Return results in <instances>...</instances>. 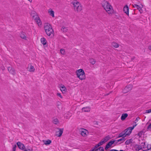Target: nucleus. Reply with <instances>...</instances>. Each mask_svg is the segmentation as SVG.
<instances>
[{
	"label": "nucleus",
	"instance_id": "f257e3e1",
	"mask_svg": "<svg viewBox=\"0 0 151 151\" xmlns=\"http://www.w3.org/2000/svg\"><path fill=\"white\" fill-rule=\"evenodd\" d=\"M101 4L104 9L108 14H111L114 13L113 8L108 2L106 1L103 0Z\"/></svg>",
	"mask_w": 151,
	"mask_h": 151
},
{
	"label": "nucleus",
	"instance_id": "f03ea898",
	"mask_svg": "<svg viewBox=\"0 0 151 151\" xmlns=\"http://www.w3.org/2000/svg\"><path fill=\"white\" fill-rule=\"evenodd\" d=\"M136 125L137 124H136L134 125L132 127H130L126 129L124 132H123L119 134V137H125L127 136H129L131 133L132 130Z\"/></svg>",
	"mask_w": 151,
	"mask_h": 151
},
{
	"label": "nucleus",
	"instance_id": "7ed1b4c3",
	"mask_svg": "<svg viewBox=\"0 0 151 151\" xmlns=\"http://www.w3.org/2000/svg\"><path fill=\"white\" fill-rule=\"evenodd\" d=\"M77 77L81 80H83L86 79V76L84 70L82 69L77 70L76 72Z\"/></svg>",
	"mask_w": 151,
	"mask_h": 151
},
{
	"label": "nucleus",
	"instance_id": "20e7f679",
	"mask_svg": "<svg viewBox=\"0 0 151 151\" xmlns=\"http://www.w3.org/2000/svg\"><path fill=\"white\" fill-rule=\"evenodd\" d=\"M44 28L46 34L49 36H50L53 33V30L52 28V26L49 23H47L45 24Z\"/></svg>",
	"mask_w": 151,
	"mask_h": 151
},
{
	"label": "nucleus",
	"instance_id": "39448f33",
	"mask_svg": "<svg viewBox=\"0 0 151 151\" xmlns=\"http://www.w3.org/2000/svg\"><path fill=\"white\" fill-rule=\"evenodd\" d=\"M73 8L75 11L77 12H79L82 10V7L81 4L78 2L73 3Z\"/></svg>",
	"mask_w": 151,
	"mask_h": 151
},
{
	"label": "nucleus",
	"instance_id": "423d86ee",
	"mask_svg": "<svg viewBox=\"0 0 151 151\" xmlns=\"http://www.w3.org/2000/svg\"><path fill=\"white\" fill-rule=\"evenodd\" d=\"M145 142H142L141 143L140 145H135L133 147V149L135 151H139L140 150H142L143 151V147H145Z\"/></svg>",
	"mask_w": 151,
	"mask_h": 151
},
{
	"label": "nucleus",
	"instance_id": "0eeeda50",
	"mask_svg": "<svg viewBox=\"0 0 151 151\" xmlns=\"http://www.w3.org/2000/svg\"><path fill=\"white\" fill-rule=\"evenodd\" d=\"M110 137L108 136L105 137L102 140L101 142L99 143L97 145L95 146V147L97 148L98 147H99V146L103 145L104 143L106 142L107 141H108L110 139Z\"/></svg>",
	"mask_w": 151,
	"mask_h": 151
},
{
	"label": "nucleus",
	"instance_id": "6e6552de",
	"mask_svg": "<svg viewBox=\"0 0 151 151\" xmlns=\"http://www.w3.org/2000/svg\"><path fill=\"white\" fill-rule=\"evenodd\" d=\"M81 134L83 137H86L88 134V132L87 130L83 128L80 129Z\"/></svg>",
	"mask_w": 151,
	"mask_h": 151
},
{
	"label": "nucleus",
	"instance_id": "1a4fd4ad",
	"mask_svg": "<svg viewBox=\"0 0 151 151\" xmlns=\"http://www.w3.org/2000/svg\"><path fill=\"white\" fill-rule=\"evenodd\" d=\"M132 88V86L131 85H129L127 86L123 89V92L126 93L131 91Z\"/></svg>",
	"mask_w": 151,
	"mask_h": 151
},
{
	"label": "nucleus",
	"instance_id": "9d476101",
	"mask_svg": "<svg viewBox=\"0 0 151 151\" xmlns=\"http://www.w3.org/2000/svg\"><path fill=\"white\" fill-rule=\"evenodd\" d=\"M27 70L31 72H33L35 71V68L34 66L31 63H30L28 65Z\"/></svg>",
	"mask_w": 151,
	"mask_h": 151
},
{
	"label": "nucleus",
	"instance_id": "9b49d317",
	"mask_svg": "<svg viewBox=\"0 0 151 151\" xmlns=\"http://www.w3.org/2000/svg\"><path fill=\"white\" fill-rule=\"evenodd\" d=\"M47 12L49 15L52 18H54L55 17V12L52 9H49L47 11Z\"/></svg>",
	"mask_w": 151,
	"mask_h": 151
},
{
	"label": "nucleus",
	"instance_id": "f8f14e48",
	"mask_svg": "<svg viewBox=\"0 0 151 151\" xmlns=\"http://www.w3.org/2000/svg\"><path fill=\"white\" fill-rule=\"evenodd\" d=\"M144 9V6L142 4H141L138 5L137 9L139 10L140 14L143 13Z\"/></svg>",
	"mask_w": 151,
	"mask_h": 151
},
{
	"label": "nucleus",
	"instance_id": "ddd939ff",
	"mask_svg": "<svg viewBox=\"0 0 151 151\" xmlns=\"http://www.w3.org/2000/svg\"><path fill=\"white\" fill-rule=\"evenodd\" d=\"M17 145L19 148L22 150H24L25 149V147L23 144L20 142H17Z\"/></svg>",
	"mask_w": 151,
	"mask_h": 151
},
{
	"label": "nucleus",
	"instance_id": "4468645a",
	"mask_svg": "<svg viewBox=\"0 0 151 151\" xmlns=\"http://www.w3.org/2000/svg\"><path fill=\"white\" fill-rule=\"evenodd\" d=\"M123 10L124 12L126 13L128 16H129V9L127 5H126L124 7Z\"/></svg>",
	"mask_w": 151,
	"mask_h": 151
},
{
	"label": "nucleus",
	"instance_id": "2eb2a0df",
	"mask_svg": "<svg viewBox=\"0 0 151 151\" xmlns=\"http://www.w3.org/2000/svg\"><path fill=\"white\" fill-rule=\"evenodd\" d=\"M115 141L112 140L109 142L106 145L105 147V149L107 150L111 146H112V145L114 144Z\"/></svg>",
	"mask_w": 151,
	"mask_h": 151
},
{
	"label": "nucleus",
	"instance_id": "dca6fc26",
	"mask_svg": "<svg viewBox=\"0 0 151 151\" xmlns=\"http://www.w3.org/2000/svg\"><path fill=\"white\" fill-rule=\"evenodd\" d=\"M60 89L63 93H65L67 91V89L64 85H61L60 86Z\"/></svg>",
	"mask_w": 151,
	"mask_h": 151
},
{
	"label": "nucleus",
	"instance_id": "f3484780",
	"mask_svg": "<svg viewBox=\"0 0 151 151\" xmlns=\"http://www.w3.org/2000/svg\"><path fill=\"white\" fill-rule=\"evenodd\" d=\"M20 36L22 39L26 40H27L28 38L26 37V34L23 32H22L20 34Z\"/></svg>",
	"mask_w": 151,
	"mask_h": 151
},
{
	"label": "nucleus",
	"instance_id": "a211bd4d",
	"mask_svg": "<svg viewBox=\"0 0 151 151\" xmlns=\"http://www.w3.org/2000/svg\"><path fill=\"white\" fill-rule=\"evenodd\" d=\"M90 108L89 107H84L82 108V112H89L90 111Z\"/></svg>",
	"mask_w": 151,
	"mask_h": 151
},
{
	"label": "nucleus",
	"instance_id": "6ab92c4d",
	"mask_svg": "<svg viewBox=\"0 0 151 151\" xmlns=\"http://www.w3.org/2000/svg\"><path fill=\"white\" fill-rule=\"evenodd\" d=\"M143 151H147L149 150H151V145H145V147H143Z\"/></svg>",
	"mask_w": 151,
	"mask_h": 151
},
{
	"label": "nucleus",
	"instance_id": "aec40b11",
	"mask_svg": "<svg viewBox=\"0 0 151 151\" xmlns=\"http://www.w3.org/2000/svg\"><path fill=\"white\" fill-rule=\"evenodd\" d=\"M9 72L12 74L14 75L15 73V70L13 68L11 67H9L8 68Z\"/></svg>",
	"mask_w": 151,
	"mask_h": 151
},
{
	"label": "nucleus",
	"instance_id": "412c9836",
	"mask_svg": "<svg viewBox=\"0 0 151 151\" xmlns=\"http://www.w3.org/2000/svg\"><path fill=\"white\" fill-rule=\"evenodd\" d=\"M63 131V129H59L58 131L57 132L58 134L57 135L58 137H60L62 135Z\"/></svg>",
	"mask_w": 151,
	"mask_h": 151
},
{
	"label": "nucleus",
	"instance_id": "4be33fe9",
	"mask_svg": "<svg viewBox=\"0 0 151 151\" xmlns=\"http://www.w3.org/2000/svg\"><path fill=\"white\" fill-rule=\"evenodd\" d=\"M40 41L42 44L44 45H46L47 43L46 40L44 37H42L40 39Z\"/></svg>",
	"mask_w": 151,
	"mask_h": 151
},
{
	"label": "nucleus",
	"instance_id": "5701e85b",
	"mask_svg": "<svg viewBox=\"0 0 151 151\" xmlns=\"http://www.w3.org/2000/svg\"><path fill=\"white\" fill-rule=\"evenodd\" d=\"M111 45L112 47L116 48H118L119 47V44L115 42H112L111 43Z\"/></svg>",
	"mask_w": 151,
	"mask_h": 151
},
{
	"label": "nucleus",
	"instance_id": "b1692460",
	"mask_svg": "<svg viewBox=\"0 0 151 151\" xmlns=\"http://www.w3.org/2000/svg\"><path fill=\"white\" fill-rule=\"evenodd\" d=\"M128 114L127 113L122 114L121 117V119L122 121L124 120L128 116Z\"/></svg>",
	"mask_w": 151,
	"mask_h": 151
},
{
	"label": "nucleus",
	"instance_id": "393cba45",
	"mask_svg": "<svg viewBox=\"0 0 151 151\" xmlns=\"http://www.w3.org/2000/svg\"><path fill=\"white\" fill-rule=\"evenodd\" d=\"M43 142L45 145H47L50 144L51 142V141L49 139L47 140H43Z\"/></svg>",
	"mask_w": 151,
	"mask_h": 151
},
{
	"label": "nucleus",
	"instance_id": "a878e982",
	"mask_svg": "<svg viewBox=\"0 0 151 151\" xmlns=\"http://www.w3.org/2000/svg\"><path fill=\"white\" fill-rule=\"evenodd\" d=\"M32 148L30 147H27L26 149L24 150V151H33Z\"/></svg>",
	"mask_w": 151,
	"mask_h": 151
},
{
	"label": "nucleus",
	"instance_id": "bb28decb",
	"mask_svg": "<svg viewBox=\"0 0 151 151\" xmlns=\"http://www.w3.org/2000/svg\"><path fill=\"white\" fill-rule=\"evenodd\" d=\"M60 52L63 55H65V50L64 49H61L60 50Z\"/></svg>",
	"mask_w": 151,
	"mask_h": 151
},
{
	"label": "nucleus",
	"instance_id": "cd10ccee",
	"mask_svg": "<svg viewBox=\"0 0 151 151\" xmlns=\"http://www.w3.org/2000/svg\"><path fill=\"white\" fill-rule=\"evenodd\" d=\"M122 138L117 140L118 142H121V143L123 142L125 140L124 137H122Z\"/></svg>",
	"mask_w": 151,
	"mask_h": 151
},
{
	"label": "nucleus",
	"instance_id": "c85d7f7f",
	"mask_svg": "<svg viewBox=\"0 0 151 151\" xmlns=\"http://www.w3.org/2000/svg\"><path fill=\"white\" fill-rule=\"evenodd\" d=\"M62 31L64 32H66L67 31V28L65 27H63L61 29Z\"/></svg>",
	"mask_w": 151,
	"mask_h": 151
},
{
	"label": "nucleus",
	"instance_id": "c756f323",
	"mask_svg": "<svg viewBox=\"0 0 151 151\" xmlns=\"http://www.w3.org/2000/svg\"><path fill=\"white\" fill-rule=\"evenodd\" d=\"M132 141V139L127 140L125 142V143L127 145L130 144Z\"/></svg>",
	"mask_w": 151,
	"mask_h": 151
},
{
	"label": "nucleus",
	"instance_id": "7c9ffc66",
	"mask_svg": "<svg viewBox=\"0 0 151 151\" xmlns=\"http://www.w3.org/2000/svg\"><path fill=\"white\" fill-rule=\"evenodd\" d=\"M104 148L103 147H100L98 149H96L95 151H104Z\"/></svg>",
	"mask_w": 151,
	"mask_h": 151
},
{
	"label": "nucleus",
	"instance_id": "2f4dec72",
	"mask_svg": "<svg viewBox=\"0 0 151 151\" xmlns=\"http://www.w3.org/2000/svg\"><path fill=\"white\" fill-rule=\"evenodd\" d=\"M90 62L92 64H94L95 63V61L93 59H91L90 60Z\"/></svg>",
	"mask_w": 151,
	"mask_h": 151
},
{
	"label": "nucleus",
	"instance_id": "473e14b6",
	"mask_svg": "<svg viewBox=\"0 0 151 151\" xmlns=\"http://www.w3.org/2000/svg\"><path fill=\"white\" fill-rule=\"evenodd\" d=\"M53 122L55 124H58L59 123V120L57 119H54L53 120Z\"/></svg>",
	"mask_w": 151,
	"mask_h": 151
},
{
	"label": "nucleus",
	"instance_id": "72a5a7b5",
	"mask_svg": "<svg viewBox=\"0 0 151 151\" xmlns=\"http://www.w3.org/2000/svg\"><path fill=\"white\" fill-rule=\"evenodd\" d=\"M36 14H37L35 12H33L31 13V15L32 17H34L35 15H36Z\"/></svg>",
	"mask_w": 151,
	"mask_h": 151
},
{
	"label": "nucleus",
	"instance_id": "f704fd0d",
	"mask_svg": "<svg viewBox=\"0 0 151 151\" xmlns=\"http://www.w3.org/2000/svg\"><path fill=\"white\" fill-rule=\"evenodd\" d=\"M57 95L58 96V97H59L61 99H62L63 98V96H62L61 95V94L59 93H57Z\"/></svg>",
	"mask_w": 151,
	"mask_h": 151
},
{
	"label": "nucleus",
	"instance_id": "c9c22d12",
	"mask_svg": "<svg viewBox=\"0 0 151 151\" xmlns=\"http://www.w3.org/2000/svg\"><path fill=\"white\" fill-rule=\"evenodd\" d=\"M38 21H39V22H38V25L39 26H40L42 25V23L40 19H38Z\"/></svg>",
	"mask_w": 151,
	"mask_h": 151
},
{
	"label": "nucleus",
	"instance_id": "e433bc0d",
	"mask_svg": "<svg viewBox=\"0 0 151 151\" xmlns=\"http://www.w3.org/2000/svg\"><path fill=\"white\" fill-rule=\"evenodd\" d=\"M151 113V109H150L147 110L145 111V113Z\"/></svg>",
	"mask_w": 151,
	"mask_h": 151
},
{
	"label": "nucleus",
	"instance_id": "4c0bfd02",
	"mask_svg": "<svg viewBox=\"0 0 151 151\" xmlns=\"http://www.w3.org/2000/svg\"><path fill=\"white\" fill-rule=\"evenodd\" d=\"M16 147V145H14L13 146L12 151H15Z\"/></svg>",
	"mask_w": 151,
	"mask_h": 151
},
{
	"label": "nucleus",
	"instance_id": "58836bf2",
	"mask_svg": "<svg viewBox=\"0 0 151 151\" xmlns=\"http://www.w3.org/2000/svg\"><path fill=\"white\" fill-rule=\"evenodd\" d=\"M147 129L148 130L151 131V123L147 127Z\"/></svg>",
	"mask_w": 151,
	"mask_h": 151
},
{
	"label": "nucleus",
	"instance_id": "ea45409f",
	"mask_svg": "<svg viewBox=\"0 0 151 151\" xmlns=\"http://www.w3.org/2000/svg\"><path fill=\"white\" fill-rule=\"evenodd\" d=\"M132 6L133 8H136L137 9L138 6V5L136 4H134L132 5Z\"/></svg>",
	"mask_w": 151,
	"mask_h": 151
},
{
	"label": "nucleus",
	"instance_id": "a19ab883",
	"mask_svg": "<svg viewBox=\"0 0 151 151\" xmlns=\"http://www.w3.org/2000/svg\"><path fill=\"white\" fill-rule=\"evenodd\" d=\"M70 116V115H69L68 116H67L65 115L64 117H65L66 119H69Z\"/></svg>",
	"mask_w": 151,
	"mask_h": 151
},
{
	"label": "nucleus",
	"instance_id": "79ce46f5",
	"mask_svg": "<svg viewBox=\"0 0 151 151\" xmlns=\"http://www.w3.org/2000/svg\"><path fill=\"white\" fill-rule=\"evenodd\" d=\"M109 151H118L116 150L112 149V150H110Z\"/></svg>",
	"mask_w": 151,
	"mask_h": 151
},
{
	"label": "nucleus",
	"instance_id": "37998d69",
	"mask_svg": "<svg viewBox=\"0 0 151 151\" xmlns=\"http://www.w3.org/2000/svg\"><path fill=\"white\" fill-rule=\"evenodd\" d=\"M148 49L150 50H151V45H150L148 47Z\"/></svg>",
	"mask_w": 151,
	"mask_h": 151
},
{
	"label": "nucleus",
	"instance_id": "c03bdc74",
	"mask_svg": "<svg viewBox=\"0 0 151 151\" xmlns=\"http://www.w3.org/2000/svg\"><path fill=\"white\" fill-rule=\"evenodd\" d=\"M148 49L150 50H151V45H150L148 47Z\"/></svg>",
	"mask_w": 151,
	"mask_h": 151
},
{
	"label": "nucleus",
	"instance_id": "a18cd8bd",
	"mask_svg": "<svg viewBox=\"0 0 151 151\" xmlns=\"http://www.w3.org/2000/svg\"><path fill=\"white\" fill-rule=\"evenodd\" d=\"M139 117H137L136 118V119L135 120L137 122L138 121L139 119Z\"/></svg>",
	"mask_w": 151,
	"mask_h": 151
},
{
	"label": "nucleus",
	"instance_id": "49530a36",
	"mask_svg": "<svg viewBox=\"0 0 151 151\" xmlns=\"http://www.w3.org/2000/svg\"><path fill=\"white\" fill-rule=\"evenodd\" d=\"M30 2H31L32 1V0H28Z\"/></svg>",
	"mask_w": 151,
	"mask_h": 151
},
{
	"label": "nucleus",
	"instance_id": "de8ad7c7",
	"mask_svg": "<svg viewBox=\"0 0 151 151\" xmlns=\"http://www.w3.org/2000/svg\"><path fill=\"white\" fill-rule=\"evenodd\" d=\"M119 151H124L123 150H119Z\"/></svg>",
	"mask_w": 151,
	"mask_h": 151
},
{
	"label": "nucleus",
	"instance_id": "09e8293b",
	"mask_svg": "<svg viewBox=\"0 0 151 151\" xmlns=\"http://www.w3.org/2000/svg\"><path fill=\"white\" fill-rule=\"evenodd\" d=\"M37 23H38V22H39V21H38V20L37 21Z\"/></svg>",
	"mask_w": 151,
	"mask_h": 151
}]
</instances>
